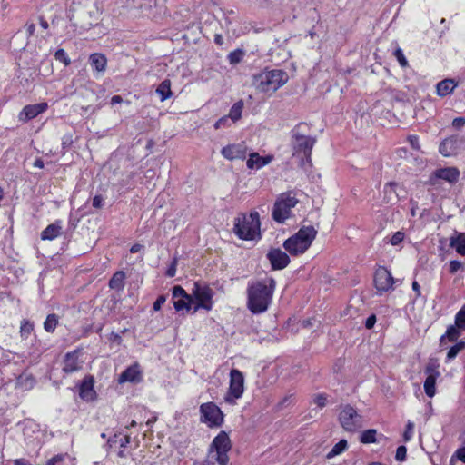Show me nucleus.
Masks as SVG:
<instances>
[{"label":"nucleus","mask_w":465,"mask_h":465,"mask_svg":"<svg viewBox=\"0 0 465 465\" xmlns=\"http://www.w3.org/2000/svg\"><path fill=\"white\" fill-rule=\"evenodd\" d=\"M275 289V281L268 278L256 282L250 285L247 290V307L255 314L267 311Z\"/></svg>","instance_id":"obj_1"},{"label":"nucleus","mask_w":465,"mask_h":465,"mask_svg":"<svg viewBox=\"0 0 465 465\" xmlns=\"http://www.w3.org/2000/svg\"><path fill=\"white\" fill-rule=\"evenodd\" d=\"M289 76L282 70L263 71L253 76L252 85L260 93H274L288 82Z\"/></svg>","instance_id":"obj_2"},{"label":"nucleus","mask_w":465,"mask_h":465,"mask_svg":"<svg viewBox=\"0 0 465 465\" xmlns=\"http://www.w3.org/2000/svg\"><path fill=\"white\" fill-rule=\"evenodd\" d=\"M316 235L317 230L313 226H302L284 242L283 247L291 255L303 254L310 248Z\"/></svg>","instance_id":"obj_3"},{"label":"nucleus","mask_w":465,"mask_h":465,"mask_svg":"<svg viewBox=\"0 0 465 465\" xmlns=\"http://www.w3.org/2000/svg\"><path fill=\"white\" fill-rule=\"evenodd\" d=\"M261 222L258 212H251L249 215L239 214L234 220V232L242 240H253L261 235Z\"/></svg>","instance_id":"obj_4"},{"label":"nucleus","mask_w":465,"mask_h":465,"mask_svg":"<svg viewBox=\"0 0 465 465\" xmlns=\"http://www.w3.org/2000/svg\"><path fill=\"white\" fill-rule=\"evenodd\" d=\"M298 202L292 192L281 193L273 204L272 219L279 223H283L292 216V208L297 205Z\"/></svg>","instance_id":"obj_5"},{"label":"nucleus","mask_w":465,"mask_h":465,"mask_svg":"<svg viewBox=\"0 0 465 465\" xmlns=\"http://www.w3.org/2000/svg\"><path fill=\"white\" fill-rule=\"evenodd\" d=\"M193 312L199 309L211 311L213 308V290L204 283L195 282L192 290Z\"/></svg>","instance_id":"obj_6"},{"label":"nucleus","mask_w":465,"mask_h":465,"mask_svg":"<svg viewBox=\"0 0 465 465\" xmlns=\"http://www.w3.org/2000/svg\"><path fill=\"white\" fill-rule=\"evenodd\" d=\"M232 448V443L228 434L225 431H220L213 439L209 452H215V461L219 465H227L229 462L228 451Z\"/></svg>","instance_id":"obj_7"},{"label":"nucleus","mask_w":465,"mask_h":465,"mask_svg":"<svg viewBox=\"0 0 465 465\" xmlns=\"http://www.w3.org/2000/svg\"><path fill=\"white\" fill-rule=\"evenodd\" d=\"M244 391V377L243 374L236 369H232L230 372V384L227 393L224 396L225 402L233 405L240 399Z\"/></svg>","instance_id":"obj_8"},{"label":"nucleus","mask_w":465,"mask_h":465,"mask_svg":"<svg viewBox=\"0 0 465 465\" xmlns=\"http://www.w3.org/2000/svg\"><path fill=\"white\" fill-rule=\"evenodd\" d=\"M338 419L341 426L346 431L354 432L362 427L361 416L350 405L341 407Z\"/></svg>","instance_id":"obj_9"},{"label":"nucleus","mask_w":465,"mask_h":465,"mask_svg":"<svg viewBox=\"0 0 465 465\" xmlns=\"http://www.w3.org/2000/svg\"><path fill=\"white\" fill-rule=\"evenodd\" d=\"M201 421L209 427H220L223 422V414L214 402L203 403L200 406Z\"/></svg>","instance_id":"obj_10"},{"label":"nucleus","mask_w":465,"mask_h":465,"mask_svg":"<svg viewBox=\"0 0 465 465\" xmlns=\"http://www.w3.org/2000/svg\"><path fill=\"white\" fill-rule=\"evenodd\" d=\"M315 140L310 136L302 134H294L292 140L293 155L302 154L305 158H310Z\"/></svg>","instance_id":"obj_11"},{"label":"nucleus","mask_w":465,"mask_h":465,"mask_svg":"<svg viewBox=\"0 0 465 465\" xmlns=\"http://www.w3.org/2000/svg\"><path fill=\"white\" fill-rule=\"evenodd\" d=\"M394 279L391 272L384 267L376 270L374 275L375 288L380 293L386 292L393 289Z\"/></svg>","instance_id":"obj_12"},{"label":"nucleus","mask_w":465,"mask_h":465,"mask_svg":"<svg viewBox=\"0 0 465 465\" xmlns=\"http://www.w3.org/2000/svg\"><path fill=\"white\" fill-rule=\"evenodd\" d=\"M248 147L245 143H232L221 150V154L229 161L242 160L246 157Z\"/></svg>","instance_id":"obj_13"},{"label":"nucleus","mask_w":465,"mask_h":465,"mask_svg":"<svg viewBox=\"0 0 465 465\" xmlns=\"http://www.w3.org/2000/svg\"><path fill=\"white\" fill-rule=\"evenodd\" d=\"M465 140L459 136L446 138L440 145V153L446 157L456 154L463 148Z\"/></svg>","instance_id":"obj_14"},{"label":"nucleus","mask_w":465,"mask_h":465,"mask_svg":"<svg viewBox=\"0 0 465 465\" xmlns=\"http://www.w3.org/2000/svg\"><path fill=\"white\" fill-rule=\"evenodd\" d=\"M173 297L177 299L173 302V306L176 311L183 309L190 310L193 305V296L187 294L183 288L181 286H174L172 292Z\"/></svg>","instance_id":"obj_15"},{"label":"nucleus","mask_w":465,"mask_h":465,"mask_svg":"<svg viewBox=\"0 0 465 465\" xmlns=\"http://www.w3.org/2000/svg\"><path fill=\"white\" fill-rule=\"evenodd\" d=\"M267 258L273 270H282L290 263V258L286 252L281 249H272L267 253Z\"/></svg>","instance_id":"obj_16"},{"label":"nucleus","mask_w":465,"mask_h":465,"mask_svg":"<svg viewBox=\"0 0 465 465\" xmlns=\"http://www.w3.org/2000/svg\"><path fill=\"white\" fill-rule=\"evenodd\" d=\"M48 105L46 103H39L35 104H29L23 108L19 114V120L22 122H27L36 117L41 113L47 109Z\"/></svg>","instance_id":"obj_17"},{"label":"nucleus","mask_w":465,"mask_h":465,"mask_svg":"<svg viewBox=\"0 0 465 465\" xmlns=\"http://www.w3.org/2000/svg\"><path fill=\"white\" fill-rule=\"evenodd\" d=\"M273 155L261 156L258 153H249V158L246 162V166L251 170H259L270 164L273 161Z\"/></svg>","instance_id":"obj_18"},{"label":"nucleus","mask_w":465,"mask_h":465,"mask_svg":"<svg viewBox=\"0 0 465 465\" xmlns=\"http://www.w3.org/2000/svg\"><path fill=\"white\" fill-rule=\"evenodd\" d=\"M79 351H74L66 353L64 360L63 371L66 373L77 371L82 368L83 361L79 360Z\"/></svg>","instance_id":"obj_19"},{"label":"nucleus","mask_w":465,"mask_h":465,"mask_svg":"<svg viewBox=\"0 0 465 465\" xmlns=\"http://www.w3.org/2000/svg\"><path fill=\"white\" fill-rule=\"evenodd\" d=\"M142 381V371L138 364L128 367L118 378L119 383L132 382L138 383Z\"/></svg>","instance_id":"obj_20"},{"label":"nucleus","mask_w":465,"mask_h":465,"mask_svg":"<svg viewBox=\"0 0 465 465\" xmlns=\"http://www.w3.org/2000/svg\"><path fill=\"white\" fill-rule=\"evenodd\" d=\"M94 378L87 376L84 379L81 386L79 395L82 400L85 401H93L96 399V392L94 389Z\"/></svg>","instance_id":"obj_21"},{"label":"nucleus","mask_w":465,"mask_h":465,"mask_svg":"<svg viewBox=\"0 0 465 465\" xmlns=\"http://www.w3.org/2000/svg\"><path fill=\"white\" fill-rule=\"evenodd\" d=\"M63 231L62 222L56 221L55 223L49 224L42 232L41 239L42 240H54L59 235H61Z\"/></svg>","instance_id":"obj_22"},{"label":"nucleus","mask_w":465,"mask_h":465,"mask_svg":"<svg viewBox=\"0 0 465 465\" xmlns=\"http://www.w3.org/2000/svg\"><path fill=\"white\" fill-rule=\"evenodd\" d=\"M89 62L97 74H103L106 69L107 59L103 54H92L89 57Z\"/></svg>","instance_id":"obj_23"},{"label":"nucleus","mask_w":465,"mask_h":465,"mask_svg":"<svg viewBox=\"0 0 465 465\" xmlns=\"http://www.w3.org/2000/svg\"><path fill=\"white\" fill-rule=\"evenodd\" d=\"M434 175L449 183H455L458 181L460 172L454 167H448L436 170Z\"/></svg>","instance_id":"obj_24"},{"label":"nucleus","mask_w":465,"mask_h":465,"mask_svg":"<svg viewBox=\"0 0 465 465\" xmlns=\"http://www.w3.org/2000/svg\"><path fill=\"white\" fill-rule=\"evenodd\" d=\"M457 86V84L453 79H445L440 81L436 85L437 94L440 96H446L452 93L454 88Z\"/></svg>","instance_id":"obj_25"},{"label":"nucleus","mask_w":465,"mask_h":465,"mask_svg":"<svg viewBox=\"0 0 465 465\" xmlns=\"http://www.w3.org/2000/svg\"><path fill=\"white\" fill-rule=\"evenodd\" d=\"M450 246L455 248L459 254L465 256V233L460 232L450 237Z\"/></svg>","instance_id":"obj_26"},{"label":"nucleus","mask_w":465,"mask_h":465,"mask_svg":"<svg viewBox=\"0 0 465 465\" xmlns=\"http://www.w3.org/2000/svg\"><path fill=\"white\" fill-rule=\"evenodd\" d=\"M243 105V102L239 100L231 107L227 117L232 124L238 122L242 118Z\"/></svg>","instance_id":"obj_27"},{"label":"nucleus","mask_w":465,"mask_h":465,"mask_svg":"<svg viewBox=\"0 0 465 465\" xmlns=\"http://www.w3.org/2000/svg\"><path fill=\"white\" fill-rule=\"evenodd\" d=\"M399 184L396 183H388L384 185V197L388 203L394 202L398 200L399 194L397 193V188Z\"/></svg>","instance_id":"obj_28"},{"label":"nucleus","mask_w":465,"mask_h":465,"mask_svg":"<svg viewBox=\"0 0 465 465\" xmlns=\"http://www.w3.org/2000/svg\"><path fill=\"white\" fill-rule=\"evenodd\" d=\"M156 93L160 95L161 101H165L172 96L171 81L166 79L163 81L157 87Z\"/></svg>","instance_id":"obj_29"},{"label":"nucleus","mask_w":465,"mask_h":465,"mask_svg":"<svg viewBox=\"0 0 465 465\" xmlns=\"http://www.w3.org/2000/svg\"><path fill=\"white\" fill-rule=\"evenodd\" d=\"M125 274L124 272H116L109 282V287L114 290H121L124 286Z\"/></svg>","instance_id":"obj_30"},{"label":"nucleus","mask_w":465,"mask_h":465,"mask_svg":"<svg viewBox=\"0 0 465 465\" xmlns=\"http://www.w3.org/2000/svg\"><path fill=\"white\" fill-rule=\"evenodd\" d=\"M348 448V443L346 440H341L338 443H336L333 448L327 453V459H332L337 455L341 454Z\"/></svg>","instance_id":"obj_31"},{"label":"nucleus","mask_w":465,"mask_h":465,"mask_svg":"<svg viewBox=\"0 0 465 465\" xmlns=\"http://www.w3.org/2000/svg\"><path fill=\"white\" fill-rule=\"evenodd\" d=\"M438 377L427 376L424 381V391L428 397L432 398L436 393V381Z\"/></svg>","instance_id":"obj_32"},{"label":"nucleus","mask_w":465,"mask_h":465,"mask_svg":"<svg viewBox=\"0 0 465 465\" xmlns=\"http://www.w3.org/2000/svg\"><path fill=\"white\" fill-rule=\"evenodd\" d=\"M460 329L457 327V325H450L445 333L440 338V342L443 343L445 339H448L449 341H454L460 336Z\"/></svg>","instance_id":"obj_33"},{"label":"nucleus","mask_w":465,"mask_h":465,"mask_svg":"<svg viewBox=\"0 0 465 465\" xmlns=\"http://www.w3.org/2000/svg\"><path fill=\"white\" fill-rule=\"evenodd\" d=\"M440 364L437 359H430L426 367L425 373L427 376L440 377V373L439 371Z\"/></svg>","instance_id":"obj_34"},{"label":"nucleus","mask_w":465,"mask_h":465,"mask_svg":"<svg viewBox=\"0 0 465 465\" xmlns=\"http://www.w3.org/2000/svg\"><path fill=\"white\" fill-rule=\"evenodd\" d=\"M376 435H377V430L374 429H370V430H364L361 434L360 440L363 444L374 443L377 441Z\"/></svg>","instance_id":"obj_35"},{"label":"nucleus","mask_w":465,"mask_h":465,"mask_svg":"<svg viewBox=\"0 0 465 465\" xmlns=\"http://www.w3.org/2000/svg\"><path fill=\"white\" fill-rule=\"evenodd\" d=\"M465 348V341H459L455 345H453L447 353V359L452 360L454 359L457 354Z\"/></svg>","instance_id":"obj_36"},{"label":"nucleus","mask_w":465,"mask_h":465,"mask_svg":"<svg viewBox=\"0 0 465 465\" xmlns=\"http://www.w3.org/2000/svg\"><path fill=\"white\" fill-rule=\"evenodd\" d=\"M118 435H114L113 438L108 440L109 445L112 447L114 444L119 443L121 448H125L130 443V436L124 435L117 440Z\"/></svg>","instance_id":"obj_37"},{"label":"nucleus","mask_w":465,"mask_h":465,"mask_svg":"<svg viewBox=\"0 0 465 465\" xmlns=\"http://www.w3.org/2000/svg\"><path fill=\"white\" fill-rule=\"evenodd\" d=\"M57 317L54 314L48 315L44 323L45 330L48 332L54 331L57 325Z\"/></svg>","instance_id":"obj_38"},{"label":"nucleus","mask_w":465,"mask_h":465,"mask_svg":"<svg viewBox=\"0 0 465 465\" xmlns=\"http://www.w3.org/2000/svg\"><path fill=\"white\" fill-rule=\"evenodd\" d=\"M455 325L460 330L465 331V304L455 316Z\"/></svg>","instance_id":"obj_39"},{"label":"nucleus","mask_w":465,"mask_h":465,"mask_svg":"<svg viewBox=\"0 0 465 465\" xmlns=\"http://www.w3.org/2000/svg\"><path fill=\"white\" fill-rule=\"evenodd\" d=\"M54 57L56 60L62 62L65 66L71 64V60L64 49H58L54 54Z\"/></svg>","instance_id":"obj_40"},{"label":"nucleus","mask_w":465,"mask_h":465,"mask_svg":"<svg viewBox=\"0 0 465 465\" xmlns=\"http://www.w3.org/2000/svg\"><path fill=\"white\" fill-rule=\"evenodd\" d=\"M243 53L241 50L231 52L228 55V59L232 64H238L242 61Z\"/></svg>","instance_id":"obj_41"},{"label":"nucleus","mask_w":465,"mask_h":465,"mask_svg":"<svg viewBox=\"0 0 465 465\" xmlns=\"http://www.w3.org/2000/svg\"><path fill=\"white\" fill-rule=\"evenodd\" d=\"M456 459L465 463V447L456 450L455 454L450 458V464L454 465Z\"/></svg>","instance_id":"obj_42"},{"label":"nucleus","mask_w":465,"mask_h":465,"mask_svg":"<svg viewBox=\"0 0 465 465\" xmlns=\"http://www.w3.org/2000/svg\"><path fill=\"white\" fill-rule=\"evenodd\" d=\"M394 56L396 57V59L398 60V62L401 67L408 66V61H407L406 57L404 56L403 52L401 48H397L394 51Z\"/></svg>","instance_id":"obj_43"},{"label":"nucleus","mask_w":465,"mask_h":465,"mask_svg":"<svg viewBox=\"0 0 465 465\" xmlns=\"http://www.w3.org/2000/svg\"><path fill=\"white\" fill-rule=\"evenodd\" d=\"M413 430H414V424H413V422L409 420L406 425V430L403 434L404 441L407 442L412 438Z\"/></svg>","instance_id":"obj_44"},{"label":"nucleus","mask_w":465,"mask_h":465,"mask_svg":"<svg viewBox=\"0 0 465 465\" xmlns=\"http://www.w3.org/2000/svg\"><path fill=\"white\" fill-rule=\"evenodd\" d=\"M32 330H33V324L30 323L28 321L24 320L21 322L20 332L22 335L29 334L32 331Z\"/></svg>","instance_id":"obj_45"},{"label":"nucleus","mask_w":465,"mask_h":465,"mask_svg":"<svg viewBox=\"0 0 465 465\" xmlns=\"http://www.w3.org/2000/svg\"><path fill=\"white\" fill-rule=\"evenodd\" d=\"M404 239V233L402 232H396L391 238V245H398L401 243Z\"/></svg>","instance_id":"obj_46"},{"label":"nucleus","mask_w":465,"mask_h":465,"mask_svg":"<svg viewBox=\"0 0 465 465\" xmlns=\"http://www.w3.org/2000/svg\"><path fill=\"white\" fill-rule=\"evenodd\" d=\"M407 449L405 446L397 448L395 459L399 461H403L406 459Z\"/></svg>","instance_id":"obj_47"},{"label":"nucleus","mask_w":465,"mask_h":465,"mask_svg":"<svg viewBox=\"0 0 465 465\" xmlns=\"http://www.w3.org/2000/svg\"><path fill=\"white\" fill-rule=\"evenodd\" d=\"M230 119L227 117V115L221 117L216 123L214 124L215 129H220L222 127H229L231 124H229Z\"/></svg>","instance_id":"obj_48"},{"label":"nucleus","mask_w":465,"mask_h":465,"mask_svg":"<svg viewBox=\"0 0 465 465\" xmlns=\"http://www.w3.org/2000/svg\"><path fill=\"white\" fill-rule=\"evenodd\" d=\"M65 456H66L65 454L55 455L53 458H51L50 460H48L45 465H56L57 463L64 461L65 459Z\"/></svg>","instance_id":"obj_49"},{"label":"nucleus","mask_w":465,"mask_h":465,"mask_svg":"<svg viewBox=\"0 0 465 465\" xmlns=\"http://www.w3.org/2000/svg\"><path fill=\"white\" fill-rule=\"evenodd\" d=\"M313 402L320 408H323L326 405L327 398L323 394H319L315 396Z\"/></svg>","instance_id":"obj_50"},{"label":"nucleus","mask_w":465,"mask_h":465,"mask_svg":"<svg viewBox=\"0 0 465 465\" xmlns=\"http://www.w3.org/2000/svg\"><path fill=\"white\" fill-rule=\"evenodd\" d=\"M166 302V297L164 295H160L156 301L153 302V310L159 311L162 305Z\"/></svg>","instance_id":"obj_51"},{"label":"nucleus","mask_w":465,"mask_h":465,"mask_svg":"<svg viewBox=\"0 0 465 465\" xmlns=\"http://www.w3.org/2000/svg\"><path fill=\"white\" fill-rule=\"evenodd\" d=\"M465 124V118L464 117H457L454 118L452 121V126L456 129H460Z\"/></svg>","instance_id":"obj_52"},{"label":"nucleus","mask_w":465,"mask_h":465,"mask_svg":"<svg viewBox=\"0 0 465 465\" xmlns=\"http://www.w3.org/2000/svg\"><path fill=\"white\" fill-rule=\"evenodd\" d=\"M408 140H409L410 144H411L412 149H414V150H419L420 149L419 139H418L417 136L411 135V136L408 137Z\"/></svg>","instance_id":"obj_53"},{"label":"nucleus","mask_w":465,"mask_h":465,"mask_svg":"<svg viewBox=\"0 0 465 465\" xmlns=\"http://www.w3.org/2000/svg\"><path fill=\"white\" fill-rule=\"evenodd\" d=\"M462 264L459 261H451L450 262V272L451 273H455L458 270L461 268Z\"/></svg>","instance_id":"obj_54"},{"label":"nucleus","mask_w":465,"mask_h":465,"mask_svg":"<svg viewBox=\"0 0 465 465\" xmlns=\"http://www.w3.org/2000/svg\"><path fill=\"white\" fill-rule=\"evenodd\" d=\"M93 206L95 208H101L103 206V197L96 195L93 199Z\"/></svg>","instance_id":"obj_55"},{"label":"nucleus","mask_w":465,"mask_h":465,"mask_svg":"<svg viewBox=\"0 0 465 465\" xmlns=\"http://www.w3.org/2000/svg\"><path fill=\"white\" fill-rule=\"evenodd\" d=\"M375 322H376L375 315H371L370 317L367 318L365 326L367 329H371L374 326Z\"/></svg>","instance_id":"obj_56"},{"label":"nucleus","mask_w":465,"mask_h":465,"mask_svg":"<svg viewBox=\"0 0 465 465\" xmlns=\"http://www.w3.org/2000/svg\"><path fill=\"white\" fill-rule=\"evenodd\" d=\"M25 30H26V33L28 35V36H31L34 35L35 31V24L31 23V24H26L25 25Z\"/></svg>","instance_id":"obj_57"},{"label":"nucleus","mask_w":465,"mask_h":465,"mask_svg":"<svg viewBox=\"0 0 465 465\" xmlns=\"http://www.w3.org/2000/svg\"><path fill=\"white\" fill-rule=\"evenodd\" d=\"M176 272V262H173L170 268L167 270L166 274L169 277H173Z\"/></svg>","instance_id":"obj_58"},{"label":"nucleus","mask_w":465,"mask_h":465,"mask_svg":"<svg viewBox=\"0 0 465 465\" xmlns=\"http://www.w3.org/2000/svg\"><path fill=\"white\" fill-rule=\"evenodd\" d=\"M123 102V98L120 95H114L111 98V104L114 105L115 104H121Z\"/></svg>","instance_id":"obj_59"},{"label":"nucleus","mask_w":465,"mask_h":465,"mask_svg":"<svg viewBox=\"0 0 465 465\" xmlns=\"http://www.w3.org/2000/svg\"><path fill=\"white\" fill-rule=\"evenodd\" d=\"M292 402V396H287L285 397L281 402H280V405L281 406H285L287 404H291Z\"/></svg>","instance_id":"obj_60"},{"label":"nucleus","mask_w":465,"mask_h":465,"mask_svg":"<svg viewBox=\"0 0 465 465\" xmlns=\"http://www.w3.org/2000/svg\"><path fill=\"white\" fill-rule=\"evenodd\" d=\"M412 289L416 292L417 296H420V287L416 281L412 282Z\"/></svg>","instance_id":"obj_61"},{"label":"nucleus","mask_w":465,"mask_h":465,"mask_svg":"<svg viewBox=\"0 0 465 465\" xmlns=\"http://www.w3.org/2000/svg\"><path fill=\"white\" fill-rule=\"evenodd\" d=\"M142 248H143V245H141V244H139V243H135V244H134V245L131 247L130 252H131L132 253H135V252H137L141 251V250H142Z\"/></svg>","instance_id":"obj_62"},{"label":"nucleus","mask_w":465,"mask_h":465,"mask_svg":"<svg viewBox=\"0 0 465 465\" xmlns=\"http://www.w3.org/2000/svg\"><path fill=\"white\" fill-rule=\"evenodd\" d=\"M34 166L36 167V168H44V162L42 159L40 158H37L35 163H34Z\"/></svg>","instance_id":"obj_63"},{"label":"nucleus","mask_w":465,"mask_h":465,"mask_svg":"<svg viewBox=\"0 0 465 465\" xmlns=\"http://www.w3.org/2000/svg\"><path fill=\"white\" fill-rule=\"evenodd\" d=\"M312 321H313V319H308V320L303 321L302 326L305 328L312 326Z\"/></svg>","instance_id":"obj_64"}]
</instances>
